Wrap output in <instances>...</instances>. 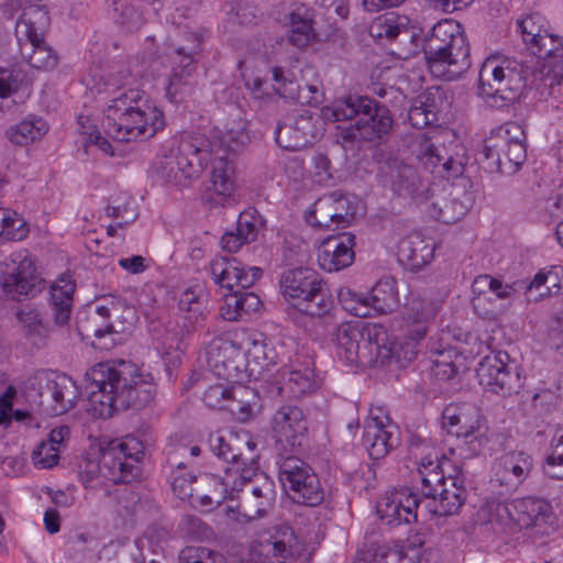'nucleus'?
I'll return each instance as SVG.
<instances>
[{
	"mask_svg": "<svg viewBox=\"0 0 563 563\" xmlns=\"http://www.w3.org/2000/svg\"><path fill=\"white\" fill-rule=\"evenodd\" d=\"M165 126L164 113L140 89H123L103 110L102 128L119 142L153 137Z\"/></svg>",
	"mask_w": 563,
	"mask_h": 563,
	"instance_id": "nucleus-1",
	"label": "nucleus"
},
{
	"mask_svg": "<svg viewBox=\"0 0 563 563\" xmlns=\"http://www.w3.org/2000/svg\"><path fill=\"white\" fill-rule=\"evenodd\" d=\"M330 122L354 120L353 137L366 142L382 140L393 126V117L387 106L366 96L350 95L322 108Z\"/></svg>",
	"mask_w": 563,
	"mask_h": 563,
	"instance_id": "nucleus-2",
	"label": "nucleus"
},
{
	"mask_svg": "<svg viewBox=\"0 0 563 563\" xmlns=\"http://www.w3.org/2000/svg\"><path fill=\"white\" fill-rule=\"evenodd\" d=\"M280 294L295 309L312 318H321L334 307L333 296L320 276L310 267L284 271L279 278Z\"/></svg>",
	"mask_w": 563,
	"mask_h": 563,
	"instance_id": "nucleus-3",
	"label": "nucleus"
},
{
	"mask_svg": "<svg viewBox=\"0 0 563 563\" xmlns=\"http://www.w3.org/2000/svg\"><path fill=\"white\" fill-rule=\"evenodd\" d=\"M334 336L336 355L346 365L376 366L379 354L388 355L384 347L387 329L380 323L343 322Z\"/></svg>",
	"mask_w": 563,
	"mask_h": 563,
	"instance_id": "nucleus-4",
	"label": "nucleus"
},
{
	"mask_svg": "<svg viewBox=\"0 0 563 563\" xmlns=\"http://www.w3.org/2000/svg\"><path fill=\"white\" fill-rule=\"evenodd\" d=\"M448 461H440L431 454L422 457L420 468L421 494L428 499L427 508L435 516H453L459 512L465 504L467 490L463 481L457 476H444L443 464Z\"/></svg>",
	"mask_w": 563,
	"mask_h": 563,
	"instance_id": "nucleus-5",
	"label": "nucleus"
},
{
	"mask_svg": "<svg viewBox=\"0 0 563 563\" xmlns=\"http://www.w3.org/2000/svg\"><path fill=\"white\" fill-rule=\"evenodd\" d=\"M465 168L466 161L463 155L450 157L444 164L445 178L452 183L427 207L430 216L442 223L460 221L475 202L473 183L468 176H464Z\"/></svg>",
	"mask_w": 563,
	"mask_h": 563,
	"instance_id": "nucleus-6",
	"label": "nucleus"
},
{
	"mask_svg": "<svg viewBox=\"0 0 563 563\" xmlns=\"http://www.w3.org/2000/svg\"><path fill=\"white\" fill-rule=\"evenodd\" d=\"M210 161V142L202 135H189L181 139L175 154L157 162L156 173L168 184L186 187L199 177Z\"/></svg>",
	"mask_w": 563,
	"mask_h": 563,
	"instance_id": "nucleus-7",
	"label": "nucleus"
},
{
	"mask_svg": "<svg viewBox=\"0 0 563 563\" xmlns=\"http://www.w3.org/2000/svg\"><path fill=\"white\" fill-rule=\"evenodd\" d=\"M49 24L45 5L30 3L23 9L15 23V36L21 53L30 66L36 69H52L57 65L58 56L44 41V31Z\"/></svg>",
	"mask_w": 563,
	"mask_h": 563,
	"instance_id": "nucleus-8",
	"label": "nucleus"
},
{
	"mask_svg": "<svg viewBox=\"0 0 563 563\" xmlns=\"http://www.w3.org/2000/svg\"><path fill=\"white\" fill-rule=\"evenodd\" d=\"M525 141V131L516 122H507L493 131L482 151L489 172L517 173L527 158Z\"/></svg>",
	"mask_w": 563,
	"mask_h": 563,
	"instance_id": "nucleus-9",
	"label": "nucleus"
},
{
	"mask_svg": "<svg viewBox=\"0 0 563 563\" xmlns=\"http://www.w3.org/2000/svg\"><path fill=\"white\" fill-rule=\"evenodd\" d=\"M522 87L521 71L509 60L488 57L478 73V95L490 108L503 109L512 103Z\"/></svg>",
	"mask_w": 563,
	"mask_h": 563,
	"instance_id": "nucleus-10",
	"label": "nucleus"
},
{
	"mask_svg": "<svg viewBox=\"0 0 563 563\" xmlns=\"http://www.w3.org/2000/svg\"><path fill=\"white\" fill-rule=\"evenodd\" d=\"M87 379L96 387H136L137 385H158L175 383L172 367L164 360L163 371L157 375L144 365L121 361L119 368L110 363H99L86 373Z\"/></svg>",
	"mask_w": 563,
	"mask_h": 563,
	"instance_id": "nucleus-11",
	"label": "nucleus"
},
{
	"mask_svg": "<svg viewBox=\"0 0 563 563\" xmlns=\"http://www.w3.org/2000/svg\"><path fill=\"white\" fill-rule=\"evenodd\" d=\"M323 112L292 111L284 115L274 131L276 143L284 150L297 152L314 144L324 132Z\"/></svg>",
	"mask_w": 563,
	"mask_h": 563,
	"instance_id": "nucleus-12",
	"label": "nucleus"
},
{
	"mask_svg": "<svg viewBox=\"0 0 563 563\" xmlns=\"http://www.w3.org/2000/svg\"><path fill=\"white\" fill-rule=\"evenodd\" d=\"M279 481L296 504L316 507L324 499V490L312 468L296 456H287L279 465Z\"/></svg>",
	"mask_w": 563,
	"mask_h": 563,
	"instance_id": "nucleus-13",
	"label": "nucleus"
},
{
	"mask_svg": "<svg viewBox=\"0 0 563 563\" xmlns=\"http://www.w3.org/2000/svg\"><path fill=\"white\" fill-rule=\"evenodd\" d=\"M4 266L1 287L11 299L33 298L44 289L45 280L37 272L35 260L26 252L12 254Z\"/></svg>",
	"mask_w": 563,
	"mask_h": 563,
	"instance_id": "nucleus-14",
	"label": "nucleus"
},
{
	"mask_svg": "<svg viewBox=\"0 0 563 563\" xmlns=\"http://www.w3.org/2000/svg\"><path fill=\"white\" fill-rule=\"evenodd\" d=\"M357 206L340 190L332 191L319 198L307 222L312 227L328 230L345 229L352 224L356 216Z\"/></svg>",
	"mask_w": 563,
	"mask_h": 563,
	"instance_id": "nucleus-15",
	"label": "nucleus"
},
{
	"mask_svg": "<svg viewBox=\"0 0 563 563\" xmlns=\"http://www.w3.org/2000/svg\"><path fill=\"white\" fill-rule=\"evenodd\" d=\"M261 482L255 483L251 479H242L243 487L239 489L241 493L238 510L228 509V516L234 519L235 514L243 518L244 522L264 518L274 507L275 487L274 483L260 474Z\"/></svg>",
	"mask_w": 563,
	"mask_h": 563,
	"instance_id": "nucleus-16",
	"label": "nucleus"
},
{
	"mask_svg": "<svg viewBox=\"0 0 563 563\" xmlns=\"http://www.w3.org/2000/svg\"><path fill=\"white\" fill-rule=\"evenodd\" d=\"M508 515L521 529H532L548 534L556 526V516L550 501L537 497L515 499L507 507Z\"/></svg>",
	"mask_w": 563,
	"mask_h": 563,
	"instance_id": "nucleus-17",
	"label": "nucleus"
},
{
	"mask_svg": "<svg viewBox=\"0 0 563 563\" xmlns=\"http://www.w3.org/2000/svg\"><path fill=\"white\" fill-rule=\"evenodd\" d=\"M533 466L530 454L514 451L503 455L494 465L490 485L498 488L499 495H508L518 489Z\"/></svg>",
	"mask_w": 563,
	"mask_h": 563,
	"instance_id": "nucleus-18",
	"label": "nucleus"
},
{
	"mask_svg": "<svg viewBox=\"0 0 563 563\" xmlns=\"http://www.w3.org/2000/svg\"><path fill=\"white\" fill-rule=\"evenodd\" d=\"M372 415L364 427L363 444L373 460H380L400 444V432L387 416L384 421L373 410Z\"/></svg>",
	"mask_w": 563,
	"mask_h": 563,
	"instance_id": "nucleus-19",
	"label": "nucleus"
},
{
	"mask_svg": "<svg viewBox=\"0 0 563 563\" xmlns=\"http://www.w3.org/2000/svg\"><path fill=\"white\" fill-rule=\"evenodd\" d=\"M210 274L213 282L223 288L233 291L234 287L249 289L262 276V269L245 266L234 256L216 257L210 264Z\"/></svg>",
	"mask_w": 563,
	"mask_h": 563,
	"instance_id": "nucleus-20",
	"label": "nucleus"
},
{
	"mask_svg": "<svg viewBox=\"0 0 563 563\" xmlns=\"http://www.w3.org/2000/svg\"><path fill=\"white\" fill-rule=\"evenodd\" d=\"M444 47L453 49L454 65L464 64V58L470 57V45L466 35L461 31V24L451 19H444L434 24L424 35L422 49L430 47Z\"/></svg>",
	"mask_w": 563,
	"mask_h": 563,
	"instance_id": "nucleus-21",
	"label": "nucleus"
},
{
	"mask_svg": "<svg viewBox=\"0 0 563 563\" xmlns=\"http://www.w3.org/2000/svg\"><path fill=\"white\" fill-rule=\"evenodd\" d=\"M243 355L241 344L229 335H220L210 341L207 346V363L213 374L229 380L231 372L239 369V362Z\"/></svg>",
	"mask_w": 563,
	"mask_h": 563,
	"instance_id": "nucleus-22",
	"label": "nucleus"
},
{
	"mask_svg": "<svg viewBox=\"0 0 563 563\" xmlns=\"http://www.w3.org/2000/svg\"><path fill=\"white\" fill-rule=\"evenodd\" d=\"M420 503L416 494L407 490L396 492L380 498L377 501L376 511L384 525L399 526L417 519Z\"/></svg>",
	"mask_w": 563,
	"mask_h": 563,
	"instance_id": "nucleus-23",
	"label": "nucleus"
},
{
	"mask_svg": "<svg viewBox=\"0 0 563 563\" xmlns=\"http://www.w3.org/2000/svg\"><path fill=\"white\" fill-rule=\"evenodd\" d=\"M355 235L342 232L328 236L318 254V262L327 272H338L349 267L355 258Z\"/></svg>",
	"mask_w": 563,
	"mask_h": 563,
	"instance_id": "nucleus-24",
	"label": "nucleus"
},
{
	"mask_svg": "<svg viewBox=\"0 0 563 563\" xmlns=\"http://www.w3.org/2000/svg\"><path fill=\"white\" fill-rule=\"evenodd\" d=\"M96 468L100 476L114 484H130L141 476L140 466L125 461L110 441L106 446L100 445V459Z\"/></svg>",
	"mask_w": 563,
	"mask_h": 563,
	"instance_id": "nucleus-25",
	"label": "nucleus"
},
{
	"mask_svg": "<svg viewBox=\"0 0 563 563\" xmlns=\"http://www.w3.org/2000/svg\"><path fill=\"white\" fill-rule=\"evenodd\" d=\"M272 430L278 442L288 445H301V440L308 431L303 412L296 406H284L272 418Z\"/></svg>",
	"mask_w": 563,
	"mask_h": 563,
	"instance_id": "nucleus-26",
	"label": "nucleus"
},
{
	"mask_svg": "<svg viewBox=\"0 0 563 563\" xmlns=\"http://www.w3.org/2000/svg\"><path fill=\"white\" fill-rule=\"evenodd\" d=\"M119 306L111 302V306L99 305L96 307V313L107 320L104 323L96 324L92 329L93 336L99 341L98 344H92L95 347L109 350L114 345V340H107L108 335L121 334L130 330L135 321V311L133 308H125L124 320H110L115 317L119 311Z\"/></svg>",
	"mask_w": 563,
	"mask_h": 563,
	"instance_id": "nucleus-27",
	"label": "nucleus"
},
{
	"mask_svg": "<svg viewBox=\"0 0 563 563\" xmlns=\"http://www.w3.org/2000/svg\"><path fill=\"white\" fill-rule=\"evenodd\" d=\"M434 244L419 233L402 238L398 243L397 256L399 264L407 271L418 272L431 262Z\"/></svg>",
	"mask_w": 563,
	"mask_h": 563,
	"instance_id": "nucleus-28",
	"label": "nucleus"
},
{
	"mask_svg": "<svg viewBox=\"0 0 563 563\" xmlns=\"http://www.w3.org/2000/svg\"><path fill=\"white\" fill-rule=\"evenodd\" d=\"M265 220L256 209H247L240 213L235 231H228L221 238V245L230 253L238 252L243 244L254 242Z\"/></svg>",
	"mask_w": 563,
	"mask_h": 563,
	"instance_id": "nucleus-29",
	"label": "nucleus"
},
{
	"mask_svg": "<svg viewBox=\"0 0 563 563\" xmlns=\"http://www.w3.org/2000/svg\"><path fill=\"white\" fill-rule=\"evenodd\" d=\"M379 172L384 184L390 186L398 196H411L418 188L417 170L398 158H389L382 163Z\"/></svg>",
	"mask_w": 563,
	"mask_h": 563,
	"instance_id": "nucleus-30",
	"label": "nucleus"
},
{
	"mask_svg": "<svg viewBox=\"0 0 563 563\" xmlns=\"http://www.w3.org/2000/svg\"><path fill=\"white\" fill-rule=\"evenodd\" d=\"M426 60V66L429 71L437 78L452 81L457 79L465 73L470 66V57L464 58L463 66L454 65L453 49L444 47H430L422 49Z\"/></svg>",
	"mask_w": 563,
	"mask_h": 563,
	"instance_id": "nucleus-31",
	"label": "nucleus"
},
{
	"mask_svg": "<svg viewBox=\"0 0 563 563\" xmlns=\"http://www.w3.org/2000/svg\"><path fill=\"white\" fill-rule=\"evenodd\" d=\"M314 15L311 9L301 4L287 15V41L295 47L305 48L317 40L313 29Z\"/></svg>",
	"mask_w": 563,
	"mask_h": 563,
	"instance_id": "nucleus-32",
	"label": "nucleus"
},
{
	"mask_svg": "<svg viewBox=\"0 0 563 563\" xmlns=\"http://www.w3.org/2000/svg\"><path fill=\"white\" fill-rule=\"evenodd\" d=\"M509 355L498 352L494 357H486L476 369L478 383L483 387H505L511 385L512 379H519V374L512 375L508 368Z\"/></svg>",
	"mask_w": 563,
	"mask_h": 563,
	"instance_id": "nucleus-33",
	"label": "nucleus"
},
{
	"mask_svg": "<svg viewBox=\"0 0 563 563\" xmlns=\"http://www.w3.org/2000/svg\"><path fill=\"white\" fill-rule=\"evenodd\" d=\"M437 307L432 300L422 297H412L405 307L404 319L408 324V332L413 339H423L427 334V324L435 316Z\"/></svg>",
	"mask_w": 563,
	"mask_h": 563,
	"instance_id": "nucleus-34",
	"label": "nucleus"
},
{
	"mask_svg": "<svg viewBox=\"0 0 563 563\" xmlns=\"http://www.w3.org/2000/svg\"><path fill=\"white\" fill-rule=\"evenodd\" d=\"M233 389H206L202 400L213 409H227L232 413H240L241 419H246L253 413L254 407L257 406V395L255 389L252 390L254 400L233 399Z\"/></svg>",
	"mask_w": 563,
	"mask_h": 563,
	"instance_id": "nucleus-35",
	"label": "nucleus"
},
{
	"mask_svg": "<svg viewBox=\"0 0 563 563\" xmlns=\"http://www.w3.org/2000/svg\"><path fill=\"white\" fill-rule=\"evenodd\" d=\"M529 49L538 58L543 59L551 71L563 75V43L559 36L545 30Z\"/></svg>",
	"mask_w": 563,
	"mask_h": 563,
	"instance_id": "nucleus-36",
	"label": "nucleus"
},
{
	"mask_svg": "<svg viewBox=\"0 0 563 563\" xmlns=\"http://www.w3.org/2000/svg\"><path fill=\"white\" fill-rule=\"evenodd\" d=\"M274 80V90L284 99L300 104L317 106L319 100L317 97H305L302 87L296 80L294 74L282 67H274L272 70Z\"/></svg>",
	"mask_w": 563,
	"mask_h": 563,
	"instance_id": "nucleus-37",
	"label": "nucleus"
},
{
	"mask_svg": "<svg viewBox=\"0 0 563 563\" xmlns=\"http://www.w3.org/2000/svg\"><path fill=\"white\" fill-rule=\"evenodd\" d=\"M118 391L125 393L131 397L137 391L145 389H95L88 395V408L95 417L110 418L117 410H121Z\"/></svg>",
	"mask_w": 563,
	"mask_h": 563,
	"instance_id": "nucleus-38",
	"label": "nucleus"
},
{
	"mask_svg": "<svg viewBox=\"0 0 563 563\" xmlns=\"http://www.w3.org/2000/svg\"><path fill=\"white\" fill-rule=\"evenodd\" d=\"M75 284L70 279L60 278L52 286L51 305L57 325H65L70 319Z\"/></svg>",
	"mask_w": 563,
	"mask_h": 563,
	"instance_id": "nucleus-39",
	"label": "nucleus"
},
{
	"mask_svg": "<svg viewBox=\"0 0 563 563\" xmlns=\"http://www.w3.org/2000/svg\"><path fill=\"white\" fill-rule=\"evenodd\" d=\"M229 486L227 479L217 475L209 473L200 474L197 482L199 504L203 507L221 505L228 498Z\"/></svg>",
	"mask_w": 563,
	"mask_h": 563,
	"instance_id": "nucleus-40",
	"label": "nucleus"
},
{
	"mask_svg": "<svg viewBox=\"0 0 563 563\" xmlns=\"http://www.w3.org/2000/svg\"><path fill=\"white\" fill-rule=\"evenodd\" d=\"M420 340L421 339L411 338L410 333L407 331L406 340L404 342L391 341L389 334L387 333L384 347L387 350L388 355L386 357L379 355L377 357L376 366H385L390 364L393 361L399 366H405L416 358L418 353L416 346Z\"/></svg>",
	"mask_w": 563,
	"mask_h": 563,
	"instance_id": "nucleus-41",
	"label": "nucleus"
},
{
	"mask_svg": "<svg viewBox=\"0 0 563 563\" xmlns=\"http://www.w3.org/2000/svg\"><path fill=\"white\" fill-rule=\"evenodd\" d=\"M48 131V125L42 118L24 119L8 128L5 135L9 141L19 146H26L40 140Z\"/></svg>",
	"mask_w": 563,
	"mask_h": 563,
	"instance_id": "nucleus-42",
	"label": "nucleus"
},
{
	"mask_svg": "<svg viewBox=\"0 0 563 563\" xmlns=\"http://www.w3.org/2000/svg\"><path fill=\"white\" fill-rule=\"evenodd\" d=\"M371 310L378 313H386L394 310L399 303L396 280L384 278L376 283L368 295Z\"/></svg>",
	"mask_w": 563,
	"mask_h": 563,
	"instance_id": "nucleus-43",
	"label": "nucleus"
},
{
	"mask_svg": "<svg viewBox=\"0 0 563 563\" xmlns=\"http://www.w3.org/2000/svg\"><path fill=\"white\" fill-rule=\"evenodd\" d=\"M468 415L466 420H463L459 424V429L453 432L457 438L465 440V443L470 445L472 453L479 452L484 439V431H482V416L476 407H468Z\"/></svg>",
	"mask_w": 563,
	"mask_h": 563,
	"instance_id": "nucleus-44",
	"label": "nucleus"
},
{
	"mask_svg": "<svg viewBox=\"0 0 563 563\" xmlns=\"http://www.w3.org/2000/svg\"><path fill=\"white\" fill-rule=\"evenodd\" d=\"M195 77V71L173 69L166 87V98L175 104L183 102L194 91Z\"/></svg>",
	"mask_w": 563,
	"mask_h": 563,
	"instance_id": "nucleus-45",
	"label": "nucleus"
},
{
	"mask_svg": "<svg viewBox=\"0 0 563 563\" xmlns=\"http://www.w3.org/2000/svg\"><path fill=\"white\" fill-rule=\"evenodd\" d=\"M208 443L213 454L224 462L232 463L231 470H234L236 457L241 456V453H238L239 445L242 444L239 437L230 433L229 437L225 438L224 435L214 433L209 435Z\"/></svg>",
	"mask_w": 563,
	"mask_h": 563,
	"instance_id": "nucleus-46",
	"label": "nucleus"
},
{
	"mask_svg": "<svg viewBox=\"0 0 563 563\" xmlns=\"http://www.w3.org/2000/svg\"><path fill=\"white\" fill-rule=\"evenodd\" d=\"M239 445L238 453H241L240 457H236L234 464V471L240 474L241 479H251L252 476H257L258 462L257 454L255 453L256 444L252 441H242Z\"/></svg>",
	"mask_w": 563,
	"mask_h": 563,
	"instance_id": "nucleus-47",
	"label": "nucleus"
},
{
	"mask_svg": "<svg viewBox=\"0 0 563 563\" xmlns=\"http://www.w3.org/2000/svg\"><path fill=\"white\" fill-rule=\"evenodd\" d=\"M338 300L344 310L356 317L366 318L371 316L368 295L358 294L351 288L343 287L338 291Z\"/></svg>",
	"mask_w": 563,
	"mask_h": 563,
	"instance_id": "nucleus-48",
	"label": "nucleus"
},
{
	"mask_svg": "<svg viewBox=\"0 0 563 563\" xmlns=\"http://www.w3.org/2000/svg\"><path fill=\"white\" fill-rule=\"evenodd\" d=\"M211 189L219 196H230L233 190V181L231 179V173L229 164L222 158L217 159L212 163L211 172Z\"/></svg>",
	"mask_w": 563,
	"mask_h": 563,
	"instance_id": "nucleus-49",
	"label": "nucleus"
},
{
	"mask_svg": "<svg viewBox=\"0 0 563 563\" xmlns=\"http://www.w3.org/2000/svg\"><path fill=\"white\" fill-rule=\"evenodd\" d=\"M183 463H178L177 470L172 474L173 492L180 498L186 499L197 493L199 476L185 472Z\"/></svg>",
	"mask_w": 563,
	"mask_h": 563,
	"instance_id": "nucleus-50",
	"label": "nucleus"
},
{
	"mask_svg": "<svg viewBox=\"0 0 563 563\" xmlns=\"http://www.w3.org/2000/svg\"><path fill=\"white\" fill-rule=\"evenodd\" d=\"M178 559L179 563H227L223 554L207 547H186Z\"/></svg>",
	"mask_w": 563,
	"mask_h": 563,
	"instance_id": "nucleus-51",
	"label": "nucleus"
},
{
	"mask_svg": "<svg viewBox=\"0 0 563 563\" xmlns=\"http://www.w3.org/2000/svg\"><path fill=\"white\" fill-rule=\"evenodd\" d=\"M70 385L75 383L65 373L40 369L29 378L26 387H68Z\"/></svg>",
	"mask_w": 563,
	"mask_h": 563,
	"instance_id": "nucleus-52",
	"label": "nucleus"
},
{
	"mask_svg": "<svg viewBox=\"0 0 563 563\" xmlns=\"http://www.w3.org/2000/svg\"><path fill=\"white\" fill-rule=\"evenodd\" d=\"M113 448L117 449L125 461L134 464L139 463L144 456V444L134 435H126L124 439L110 440Z\"/></svg>",
	"mask_w": 563,
	"mask_h": 563,
	"instance_id": "nucleus-53",
	"label": "nucleus"
},
{
	"mask_svg": "<svg viewBox=\"0 0 563 563\" xmlns=\"http://www.w3.org/2000/svg\"><path fill=\"white\" fill-rule=\"evenodd\" d=\"M179 528L181 532L192 540H209L213 537L212 529L200 518L191 515L183 517Z\"/></svg>",
	"mask_w": 563,
	"mask_h": 563,
	"instance_id": "nucleus-54",
	"label": "nucleus"
},
{
	"mask_svg": "<svg viewBox=\"0 0 563 563\" xmlns=\"http://www.w3.org/2000/svg\"><path fill=\"white\" fill-rule=\"evenodd\" d=\"M422 158L424 159V165H430L432 167L441 166L443 173H445L444 164L450 157H457L459 155H463L465 161L468 158L465 155V151L463 147L459 148L454 154L448 155L446 150L444 147L440 148L435 146L433 143H426L422 148ZM445 177V174H443Z\"/></svg>",
	"mask_w": 563,
	"mask_h": 563,
	"instance_id": "nucleus-55",
	"label": "nucleus"
},
{
	"mask_svg": "<svg viewBox=\"0 0 563 563\" xmlns=\"http://www.w3.org/2000/svg\"><path fill=\"white\" fill-rule=\"evenodd\" d=\"M396 20L397 16H395L394 13L378 18L371 26V34L389 40H394L402 33L407 35V30H402Z\"/></svg>",
	"mask_w": 563,
	"mask_h": 563,
	"instance_id": "nucleus-56",
	"label": "nucleus"
},
{
	"mask_svg": "<svg viewBox=\"0 0 563 563\" xmlns=\"http://www.w3.org/2000/svg\"><path fill=\"white\" fill-rule=\"evenodd\" d=\"M200 51V44L195 43L190 47L178 46L174 48L172 59L173 69L188 70L196 73V55Z\"/></svg>",
	"mask_w": 563,
	"mask_h": 563,
	"instance_id": "nucleus-57",
	"label": "nucleus"
},
{
	"mask_svg": "<svg viewBox=\"0 0 563 563\" xmlns=\"http://www.w3.org/2000/svg\"><path fill=\"white\" fill-rule=\"evenodd\" d=\"M2 243L5 241H19L23 239L27 232L25 222L21 218H18L16 214L11 217L7 211H2Z\"/></svg>",
	"mask_w": 563,
	"mask_h": 563,
	"instance_id": "nucleus-58",
	"label": "nucleus"
},
{
	"mask_svg": "<svg viewBox=\"0 0 563 563\" xmlns=\"http://www.w3.org/2000/svg\"><path fill=\"white\" fill-rule=\"evenodd\" d=\"M563 466V434L554 435L551 442V453L545 459L544 472L552 478H563V470L552 472L551 468Z\"/></svg>",
	"mask_w": 563,
	"mask_h": 563,
	"instance_id": "nucleus-59",
	"label": "nucleus"
},
{
	"mask_svg": "<svg viewBox=\"0 0 563 563\" xmlns=\"http://www.w3.org/2000/svg\"><path fill=\"white\" fill-rule=\"evenodd\" d=\"M242 290H235L224 296V303L220 308V314L224 320L238 321L244 312Z\"/></svg>",
	"mask_w": 563,
	"mask_h": 563,
	"instance_id": "nucleus-60",
	"label": "nucleus"
},
{
	"mask_svg": "<svg viewBox=\"0 0 563 563\" xmlns=\"http://www.w3.org/2000/svg\"><path fill=\"white\" fill-rule=\"evenodd\" d=\"M24 78L20 68L0 69V98H7L16 92Z\"/></svg>",
	"mask_w": 563,
	"mask_h": 563,
	"instance_id": "nucleus-61",
	"label": "nucleus"
},
{
	"mask_svg": "<svg viewBox=\"0 0 563 563\" xmlns=\"http://www.w3.org/2000/svg\"><path fill=\"white\" fill-rule=\"evenodd\" d=\"M114 202H117V200ZM106 213L111 218L118 219L119 227L128 225L137 218V212L131 207V200L128 199L118 201V203L108 205Z\"/></svg>",
	"mask_w": 563,
	"mask_h": 563,
	"instance_id": "nucleus-62",
	"label": "nucleus"
},
{
	"mask_svg": "<svg viewBox=\"0 0 563 563\" xmlns=\"http://www.w3.org/2000/svg\"><path fill=\"white\" fill-rule=\"evenodd\" d=\"M442 102L443 93L439 88H430L415 99V103L421 106V109L435 120H438V112Z\"/></svg>",
	"mask_w": 563,
	"mask_h": 563,
	"instance_id": "nucleus-63",
	"label": "nucleus"
},
{
	"mask_svg": "<svg viewBox=\"0 0 563 563\" xmlns=\"http://www.w3.org/2000/svg\"><path fill=\"white\" fill-rule=\"evenodd\" d=\"M249 358L261 365V367H268L274 364L275 352L264 341L253 340L252 346L243 352Z\"/></svg>",
	"mask_w": 563,
	"mask_h": 563,
	"instance_id": "nucleus-64",
	"label": "nucleus"
}]
</instances>
